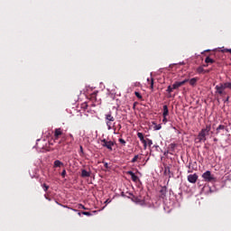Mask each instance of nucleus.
Wrapping results in <instances>:
<instances>
[{
    "label": "nucleus",
    "instance_id": "obj_1",
    "mask_svg": "<svg viewBox=\"0 0 231 231\" xmlns=\"http://www.w3.org/2000/svg\"><path fill=\"white\" fill-rule=\"evenodd\" d=\"M105 120L108 131H111V129H113L114 134H116V123L115 122V116H113V114L111 112L105 115Z\"/></svg>",
    "mask_w": 231,
    "mask_h": 231
},
{
    "label": "nucleus",
    "instance_id": "obj_2",
    "mask_svg": "<svg viewBox=\"0 0 231 231\" xmlns=\"http://www.w3.org/2000/svg\"><path fill=\"white\" fill-rule=\"evenodd\" d=\"M202 178L204 181H207L208 183H214L216 182V177L210 172V171H207L202 174Z\"/></svg>",
    "mask_w": 231,
    "mask_h": 231
},
{
    "label": "nucleus",
    "instance_id": "obj_3",
    "mask_svg": "<svg viewBox=\"0 0 231 231\" xmlns=\"http://www.w3.org/2000/svg\"><path fill=\"white\" fill-rule=\"evenodd\" d=\"M115 142L113 141H107V139L101 140V145L102 147H106L108 149V151H113V147L115 146Z\"/></svg>",
    "mask_w": 231,
    "mask_h": 231
},
{
    "label": "nucleus",
    "instance_id": "obj_4",
    "mask_svg": "<svg viewBox=\"0 0 231 231\" xmlns=\"http://www.w3.org/2000/svg\"><path fill=\"white\" fill-rule=\"evenodd\" d=\"M215 93L216 95H220V96H223V95H226V92H225V87H223V83H219L218 85H217L215 87Z\"/></svg>",
    "mask_w": 231,
    "mask_h": 231
},
{
    "label": "nucleus",
    "instance_id": "obj_5",
    "mask_svg": "<svg viewBox=\"0 0 231 231\" xmlns=\"http://www.w3.org/2000/svg\"><path fill=\"white\" fill-rule=\"evenodd\" d=\"M225 129H226V126L223 125H219L217 129H216V134L217 135H221V136H225Z\"/></svg>",
    "mask_w": 231,
    "mask_h": 231
},
{
    "label": "nucleus",
    "instance_id": "obj_6",
    "mask_svg": "<svg viewBox=\"0 0 231 231\" xmlns=\"http://www.w3.org/2000/svg\"><path fill=\"white\" fill-rule=\"evenodd\" d=\"M212 129V126H210V125H207L205 128H203L199 134H202V136L206 137L208 136L210 130Z\"/></svg>",
    "mask_w": 231,
    "mask_h": 231
},
{
    "label": "nucleus",
    "instance_id": "obj_7",
    "mask_svg": "<svg viewBox=\"0 0 231 231\" xmlns=\"http://www.w3.org/2000/svg\"><path fill=\"white\" fill-rule=\"evenodd\" d=\"M188 81L189 79H184L183 81H176L172 85V89H178L179 88H181V86H185V84H187Z\"/></svg>",
    "mask_w": 231,
    "mask_h": 231
},
{
    "label": "nucleus",
    "instance_id": "obj_8",
    "mask_svg": "<svg viewBox=\"0 0 231 231\" xmlns=\"http://www.w3.org/2000/svg\"><path fill=\"white\" fill-rule=\"evenodd\" d=\"M62 134H64V133L62 132V128H56L54 130V141L59 140V138H60Z\"/></svg>",
    "mask_w": 231,
    "mask_h": 231
},
{
    "label": "nucleus",
    "instance_id": "obj_9",
    "mask_svg": "<svg viewBox=\"0 0 231 231\" xmlns=\"http://www.w3.org/2000/svg\"><path fill=\"white\" fill-rule=\"evenodd\" d=\"M126 174H128L129 176H131V180L132 181H134V183H138V181H140V178H138V176H136L134 174V172L129 171H126Z\"/></svg>",
    "mask_w": 231,
    "mask_h": 231
},
{
    "label": "nucleus",
    "instance_id": "obj_10",
    "mask_svg": "<svg viewBox=\"0 0 231 231\" xmlns=\"http://www.w3.org/2000/svg\"><path fill=\"white\" fill-rule=\"evenodd\" d=\"M188 181L189 183H196V181H198V174L194 173V174H189L188 176Z\"/></svg>",
    "mask_w": 231,
    "mask_h": 231
},
{
    "label": "nucleus",
    "instance_id": "obj_11",
    "mask_svg": "<svg viewBox=\"0 0 231 231\" xmlns=\"http://www.w3.org/2000/svg\"><path fill=\"white\" fill-rule=\"evenodd\" d=\"M168 151L164 152V156L166 154H172V152H174L175 149H176V143H171L168 147Z\"/></svg>",
    "mask_w": 231,
    "mask_h": 231
},
{
    "label": "nucleus",
    "instance_id": "obj_12",
    "mask_svg": "<svg viewBox=\"0 0 231 231\" xmlns=\"http://www.w3.org/2000/svg\"><path fill=\"white\" fill-rule=\"evenodd\" d=\"M161 198L163 199L167 196V187H162L160 190Z\"/></svg>",
    "mask_w": 231,
    "mask_h": 231
},
{
    "label": "nucleus",
    "instance_id": "obj_13",
    "mask_svg": "<svg viewBox=\"0 0 231 231\" xmlns=\"http://www.w3.org/2000/svg\"><path fill=\"white\" fill-rule=\"evenodd\" d=\"M162 116H169V106L167 105L162 106Z\"/></svg>",
    "mask_w": 231,
    "mask_h": 231
},
{
    "label": "nucleus",
    "instance_id": "obj_14",
    "mask_svg": "<svg viewBox=\"0 0 231 231\" xmlns=\"http://www.w3.org/2000/svg\"><path fill=\"white\" fill-rule=\"evenodd\" d=\"M54 169H57V167H64V162L56 160L53 164Z\"/></svg>",
    "mask_w": 231,
    "mask_h": 231
},
{
    "label": "nucleus",
    "instance_id": "obj_15",
    "mask_svg": "<svg viewBox=\"0 0 231 231\" xmlns=\"http://www.w3.org/2000/svg\"><path fill=\"white\" fill-rule=\"evenodd\" d=\"M89 176H91L90 172L86 170L81 171V178H89Z\"/></svg>",
    "mask_w": 231,
    "mask_h": 231
},
{
    "label": "nucleus",
    "instance_id": "obj_16",
    "mask_svg": "<svg viewBox=\"0 0 231 231\" xmlns=\"http://www.w3.org/2000/svg\"><path fill=\"white\" fill-rule=\"evenodd\" d=\"M205 62H206V64H214L216 62V60L210 58V56H208L205 59Z\"/></svg>",
    "mask_w": 231,
    "mask_h": 231
},
{
    "label": "nucleus",
    "instance_id": "obj_17",
    "mask_svg": "<svg viewBox=\"0 0 231 231\" xmlns=\"http://www.w3.org/2000/svg\"><path fill=\"white\" fill-rule=\"evenodd\" d=\"M197 140H199V142H203V143H205V142H207V137H204L203 134H201L199 133V135H198Z\"/></svg>",
    "mask_w": 231,
    "mask_h": 231
},
{
    "label": "nucleus",
    "instance_id": "obj_18",
    "mask_svg": "<svg viewBox=\"0 0 231 231\" xmlns=\"http://www.w3.org/2000/svg\"><path fill=\"white\" fill-rule=\"evenodd\" d=\"M198 80H199V78H192V79L189 80L190 86H196V82H198Z\"/></svg>",
    "mask_w": 231,
    "mask_h": 231
},
{
    "label": "nucleus",
    "instance_id": "obj_19",
    "mask_svg": "<svg viewBox=\"0 0 231 231\" xmlns=\"http://www.w3.org/2000/svg\"><path fill=\"white\" fill-rule=\"evenodd\" d=\"M224 89H231V82L222 83Z\"/></svg>",
    "mask_w": 231,
    "mask_h": 231
},
{
    "label": "nucleus",
    "instance_id": "obj_20",
    "mask_svg": "<svg viewBox=\"0 0 231 231\" xmlns=\"http://www.w3.org/2000/svg\"><path fill=\"white\" fill-rule=\"evenodd\" d=\"M138 160H142V157H140V155H134V157L132 159L131 162L136 163V162H138Z\"/></svg>",
    "mask_w": 231,
    "mask_h": 231
},
{
    "label": "nucleus",
    "instance_id": "obj_21",
    "mask_svg": "<svg viewBox=\"0 0 231 231\" xmlns=\"http://www.w3.org/2000/svg\"><path fill=\"white\" fill-rule=\"evenodd\" d=\"M150 89H152V91H154V79L151 78V81H150Z\"/></svg>",
    "mask_w": 231,
    "mask_h": 231
},
{
    "label": "nucleus",
    "instance_id": "obj_22",
    "mask_svg": "<svg viewBox=\"0 0 231 231\" xmlns=\"http://www.w3.org/2000/svg\"><path fill=\"white\" fill-rule=\"evenodd\" d=\"M137 136H138V138L140 139L141 142H144L145 141V138L143 137V134L138 132L137 133Z\"/></svg>",
    "mask_w": 231,
    "mask_h": 231
},
{
    "label": "nucleus",
    "instance_id": "obj_23",
    "mask_svg": "<svg viewBox=\"0 0 231 231\" xmlns=\"http://www.w3.org/2000/svg\"><path fill=\"white\" fill-rule=\"evenodd\" d=\"M198 73H205V69H203V66H200L197 69Z\"/></svg>",
    "mask_w": 231,
    "mask_h": 231
},
{
    "label": "nucleus",
    "instance_id": "obj_24",
    "mask_svg": "<svg viewBox=\"0 0 231 231\" xmlns=\"http://www.w3.org/2000/svg\"><path fill=\"white\" fill-rule=\"evenodd\" d=\"M164 174H171V167L167 166L164 168Z\"/></svg>",
    "mask_w": 231,
    "mask_h": 231
},
{
    "label": "nucleus",
    "instance_id": "obj_25",
    "mask_svg": "<svg viewBox=\"0 0 231 231\" xmlns=\"http://www.w3.org/2000/svg\"><path fill=\"white\" fill-rule=\"evenodd\" d=\"M42 187L44 192H48V189H50V186H48L46 183H44L42 185Z\"/></svg>",
    "mask_w": 231,
    "mask_h": 231
},
{
    "label": "nucleus",
    "instance_id": "obj_26",
    "mask_svg": "<svg viewBox=\"0 0 231 231\" xmlns=\"http://www.w3.org/2000/svg\"><path fill=\"white\" fill-rule=\"evenodd\" d=\"M166 91H167V93L171 94L172 91H174V88H172L171 86H168Z\"/></svg>",
    "mask_w": 231,
    "mask_h": 231
},
{
    "label": "nucleus",
    "instance_id": "obj_27",
    "mask_svg": "<svg viewBox=\"0 0 231 231\" xmlns=\"http://www.w3.org/2000/svg\"><path fill=\"white\" fill-rule=\"evenodd\" d=\"M135 97H137V98H139V100H142L143 97L142 94H140V92H134Z\"/></svg>",
    "mask_w": 231,
    "mask_h": 231
},
{
    "label": "nucleus",
    "instance_id": "obj_28",
    "mask_svg": "<svg viewBox=\"0 0 231 231\" xmlns=\"http://www.w3.org/2000/svg\"><path fill=\"white\" fill-rule=\"evenodd\" d=\"M81 214L83 215V216H93V214H91V212H88V211H82L81 212Z\"/></svg>",
    "mask_w": 231,
    "mask_h": 231
},
{
    "label": "nucleus",
    "instance_id": "obj_29",
    "mask_svg": "<svg viewBox=\"0 0 231 231\" xmlns=\"http://www.w3.org/2000/svg\"><path fill=\"white\" fill-rule=\"evenodd\" d=\"M118 142L121 143L122 145L125 146V143H126L125 140L119 138Z\"/></svg>",
    "mask_w": 231,
    "mask_h": 231
},
{
    "label": "nucleus",
    "instance_id": "obj_30",
    "mask_svg": "<svg viewBox=\"0 0 231 231\" xmlns=\"http://www.w3.org/2000/svg\"><path fill=\"white\" fill-rule=\"evenodd\" d=\"M82 154H84V148L82 147V145L79 146V155L82 156Z\"/></svg>",
    "mask_w": 231,
    "mask_h": 231
},
{
    "label": "nucleus",
    "instance_id": "obj_31",
    "mask_svg": "<svg viewBox=\"0 0 231 231\" xmlns=\"http://www.w3.org/2000/svg\"><path fill=\"white\" fill-rule=\"evenodd\" d=\"M78 208H82L83 210H88V208H86L84 205L82 204H79Z\"/></svg>",
    "mask_w": 231,
    "mask_h": 231
},
{
    "label": "nucleus",
    "instance_id": "obj_32",
    "mask_svg": "<svg viewBox=\"0 0 231 231\" xmlns=\"http://www.w3.org/2000/svg\"><path fill=\"white\" fill-rule=\"evenodd\" d=\"M230 100V96H227L226 98L223 99L224 104H226Z\"/></svg>",
    "mask_w": 231,
    "mask_h": 231
},
{
    "label": "nucleus",
    "instance_id": "obj_33",
    "mask_svg": "<svg viewBox=\"0 0 231 231\" xmlns=\"http://www.w3.org/2000/svg\"><path fill=\"white\" fill-rule=\"evenodd\" d=\"M146 143H148L149 147H151V145H152V140H151V139H146Z\"/></svg>",
    "mask_w": 231,
    "mask_h": 231
},
{
    "label": "nucleus",
    "instance_id": "obj_34",
    "mask_svg": "<svg viewBox=\"0 0 231 231\" xmlns=\"http://www.w3.org/2000/svg\"><path fill=\"white\" fill-rule=\"evenodd\" d=\"M142 143H143V149L144 150L147 149V144H148L147 141L144 140V142H142Z\"/></svg>",
    "mask_w": 231,
    "mask_h": 231
},
{
    "label": "nucleus",
    "instance_id": "obj_35",
    "mask_svg": "<svg viewBox=\"0 0 231 231\" xmlns=\"http://www.w3.org/2000/svg\"><path fill=\"white\" fill-rule=\"evenodd\" d=\"M62 178H66V170H63L61 172Z\"/></svg>",
    "mask_w": 231,
    "mask_h": 231
},
{
    "label": "nucleus",
    "instance_id": "obj_36",
    "mask_svg": "<svg viewBox=\"0 0 231 231\" xmlns=\"http://www.w3.org/2000/svg\"><path fill=\"white\" fill-rule=\"evenodd\" d=\"M228 50H229V49H223V50H221V52H222V53H228Z\"/></svg>",
    "mask_w": 231,
    "mask_h": 231
},
{
    "label": "nucleus",
    "instance_id": "obj_37",
    "mask_svg": "<svg viewBox=\"0 0 231 231\" xmlns=\"http://www.w3.org/2000/svg\"><path fill=\"white\" fill-rule=\"evenodd\" d=\"M162 122H163L164 124H167V122H168L167 116H163Z\"/></svg>",
    "mask_w": 231,
    "mask_h": 231
},
{
    "label": "nucleus",
    "instance_id": "obj_38",
    "mask_svg": "<svg viewBox=\"0 0 231 231\" xmlns=\"http://www.w3.org/2000/svg\"><path fill=\"white\" fill-rule=\"evenodd\" d=\"M160 129H162V125H157V126L155 127V130H156V131H160Z\"/></svg>",
    "mask_w": 231,
    "mask_h": 231
},
{
    "label": "nucleus",
    "instance_id": "obj_39",
    "mask_svg": "<svg viewBox=\"0 0 231 231\" xmlns=\"http://www.w3.org/2000/svg\"><path fill=\"white\" fill-rule=\"evenodd\" d=\"M104 167H105L106 169H109V164H108L107 162H104Z\"/></svg>",
    "mask_w": 231,
    "mask_h": 231
},
{
    "label": "nucleus",
    "instance_id": "obj_40",
    "mask_svg": "<svg viewBox=\"0 0 231 231\" xmlns=\"http://www.w3.org/2000/svg\"><path fill=\"white\" fill-rule=\"evenodd\" d=\"M69 138H71L72 142L75 140V137H73V134H69Z\"/></svg>",
    "mask_w": 231,
    "mask_h": 231
},
{
    "label": "nucleus",
    "instance_id": "obj_41",
    "mask_svg": "<svg viewBox=\"0 0 231 231\" xmlns=\"http://www.w3.org/2000/svg\"><path fill=\"white\" fill-rule=\"evenodd\" d=\"M153 147H155L157 151H158V149H160V145H158V144L153 145Z\"/></svg>",
    "mask_w": 231,
    "mask_h": 231
},
{
    "label": "nucleus",
    "instance_id": "obj_42",
    "mask_svg": "<svg viewBox=\"0 0 231 231\" xmlns=\"http://www.w3.org/2000/svg\"><path fill=\"white\" fill-rule=\"evenodd\" d=\"M204 73H210V69H207V70L204 69Z\"/></svg>",
    "mask_w": 231,
    "mask_h": 231
},
{
    "label": "nucleus",
    "instance_id": "obj_43",
    "mask_svg": "<svg viewBox=\"0 0 231 231\" xmlns=\"http://www.w3.org/2000/svg\"><path fill=\"white\" fill-rule=\"evenodd\" d=\"M133 200H134V201H138V198L134 197Z\"/></svg>",
    "mask_w": 231,
    "mask_h": 231
},
{
    "label": "nucleus",
    "instance_id": "obj_44",
    "mask_svg": "<svg viewBox=\"0 0 231 231\" xmlns=\"http://www.w3.org/2000/svg\"><path fill=\"white\" fill-rule=\"evenodd\" d=\"M87 107H88L87 104L83 105V109H86Z\"/></svg>",
    "mask_w": 231,
    "mask_h": 231
},
{
    "label": "nucleus",
    "instance_id": "obj_45",
    "mask_svg": "<svg viewBox=\"0 0 231 231\" xmlns=\"http://www.w3.org/2000/svg\"><path fill=\"white\" fill-rule=\"evenodd\" d=\"M203 67H204V68H207V67H208V64H207V65H203Z\"/></svg>",
    "mask_w": 231,
    "mask_h": 231
},
{
    "label": "nucleus",
    "instance_id": "obj_46",
    "mask_svg": "<svg viewBox=\"0 0 231 231\" xmlns=\"http://www.w3.org/2000/svg\"><path fill=\"white\" fill-rule=\"evenodd\" d=\"M118 126H119V129H122V125H118Z\"/></svg>",
    "mask_w": 231,
    "mask_h": 231
},
{
    "label": "nucleus",
    "instance_id": "obj_47",
    "mask_svg": "<svg viewBox=\"0 0 231 231\" xmlns=\"http://www.w3.org/2000/svg\"><path fill=\"white\" fill-rule=\"evenodd\" d=\"M225 131H226V133H228V128L226 127Z\"/></svg>",
    "mask_w": 231,
    "mask_h": 231
},
{
    "label": "nucleus",
    "instance_id": "obj_48",
    "mask_svg": "<svg viewBox=\"0 0 231 231\" xmlns=\"http://www.w3.org/2000/svg\"><path fill=\"white\" fill-rule=\"evenodd\" d=\"M82 214V212H79L78 215L80 216Z\"/></svg>",
    "mask_w": 231,
    "mask_h": 231
},
{
    "label": "nucleus",
    "instance_id": "obj_49",
    "mask_svg": "<svg viewBox=\"0 0 231 231\" xmlns=\"http://www.w3.org/2000/svg\"><path fill=\"white\" fill-rule=\"evenodd\" d=\"M74 212H77V209H72Z\"/></svg>",
    "mask_w": 231,
    "mask_h": 231
},
{
    "label": "nucleus",
    "instance_id": "obj_50",
    "mask_svg": "<svg viewBox=\"0 0 231 231\" xmlns=\"http://www.w3.org/2000/svg\"><path fill=\"white\" fill-rule=\"evenodd\" d=\"M215 142H217V139H214Z\"/></svg>",
    "mask_w": 231,
    "mask_h": 231
},
{
    "label": "nucleus",
    "instance_id": "obj_51",
    "mask_svg": "<svg viewBox=\"0 0 231 231\" xmlns=\"http://www.w3.org/2000/svg\"><path fill=\"white\" fill-rule=\"evenodd\" d=\"M147 81L149 82V79H147Z\"/></svg>",
    "mask_w": 231,
    "mask_h": 231
}]
</instances>
